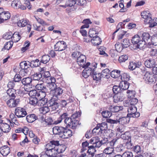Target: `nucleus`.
Masks as SVG:
<instances>
[{"label":"nucleus","mask_w":157,"mask_h":157,"mask_svg":"<svg viewBox=\"0 0 157 157\" xmlns=\"http://www.w3.org/2000/svg\"><path fill=\"white\" fill-rule=\"evenodd\" d=\"M46 152L50 155H56L57 154L64 152L65 149L60 145L59 141L53 140L46 144L45 147Z\"/></svg>","instance_id":"f257e3e1"},{"label":"nucleus","mask_w":157,"mask_h":157,"mask_svg":"<svg viewBox=\"0 0 157 157\" xmlns=\"http://www.w3.org/2000/svg\"><path fill=\"white\" fill-rule=\"evenodd\" d=\"M97 63H93L90 65L89 62H87L85 66L82 67L84 68L82 73V76L85 78H88L90 75H92V73L94 71L95 69L97 68Z\"/></svg>","instance_id":"f03ea898"},{"label":"nucleus","mask_w":157,"mask_h":157,"mask_svg":"<svg viewBox=\"0 0 157 157\" xmlns=\"http://www.w3.org/2000/svg\"><path fill=\"white\" fill-rule=\"evenodd\" d=\"M131 42L134 47V49H143L145 48V42L141 40L138 35H136L132 37Z\"/></svg>","instance_id":"7ed1b4c3"},{"label":"nucleus","mask_w":157,"mask_h":157,"mask_svg":"<svg viewBox=\"0 0 157 157\" xmlns=\"http://www.w3.org/2000/svg\"><path fill=\"white\" fill-rule=\"evenodd\" d=\"M40 126L42 127H46L55 124V121H53L51 117H47L45 115H42L40 117L39 119Z\"/></svg>","instance_id":"20e7f679"},{"label":"nucleus","mask_w":157,"mask_h":157,"mask_svg":"<svg viewBox=\"0 0 157 157\" xmlns=\"http://www.w3.org/2000/svg\"><path fill=\"white\" fill-rule=\"evenodd\" d=\"M141 16L144 18V22L150 24V27H153L155 26L157 23L154 21L151 17V14L148 11H144L141 13Z\"/></svg>","instance_id":"39448f33"},{"label":"nucleus","mask_w":157,"mask_h":157,"mask_svg":"<svg viewBox=\"0 0 157 157\" xmlns=\"http://www.w3.org/2000/svg\"><path fill=\"white\" fill-rule=\"evenodd\" d=\"M143 79L147 83H155L156 81V77L152 72L147 71L144 75Z\"/></svg>","instance_id":"423d86ee"},{"label":"nucleus","mask_w":157,"mask_h":157,"mask_svg":"<svg viewBox=\"0 0 157 157\" xmlns=\"http://www.w3.org/2000/svg\"><path fill=\"white\" fill-rule=\"evenodd\" d=\"M117 139L118 138L117 137L113 139L112 141L108 142V144H109V145L111 147H107L105 148L103 151V153L106 154H115L116 153L114 152V148H113V147L116 144Z\"/></svg>","instance_id":"0eeeda50"},{"label":"nucleus","mask_w":157,"mask_h":157,"mask_svg":"<svg viewBox=\"0 0 157 157\" xmlns=\"http://www.w3.org/2000/svg\"><path fill=\"white\" fill-rule=\"evenodd\" d=\"M65 123L68 127H71L72 129H75L78 124V121L76 120H73L71 117L65 118Z\"/></svg>","instance_id":"6e6552de"},{"label":"nucleus","mask_w":157,"mask_h":157,"mask_svg":"<svg viewBox=\"0 0 157 157\" xmlns=\"http://www.w3.org/2000/svg\"><path fill=\"white\" fill-rule=\"evenodd\" d=\"M107 127L106 123L103 122L101 124H98L97 126L92 130V132L93 133L99 134L102 133V130L106 129Z\"/></svg>","instance_id":"1a4fd4ad"},{"label":"nucleus","mask_w":157,"mask_h":157,"mask_svg":"<svg viewBox=\"0 0 157 157\" xmlns=\"http://www.w3.org/2000/svg\"><path fill=\"white\" fill-rule=\"evenodd\" d=\"M66 48V43L63 41L57 42L54 46L56 51H61L64 50Z\"/></svg>","instance_id":"9d476101"},{"label":"nucleus","mask_w":157,"mask_h":157,"mask_svg":"<svg viewBox=\"0 0 157 157\" xmlns=\"http://www.w3.org/2000/svg\"><path fill=\"white\" fill-rule=\"evenodd\" d=\"M15 115L18 118L25 117L27 114L25 110L21 107H19L15 109Z\"/></svg>","instance_id":"9b49d317"},{"label":"nucleus","mask_w":157,"mask_h":157,"mask_svg":"<svg viewBox=\"0 0 157 157\" xmlns=\"http://www.w3.org/2000/svg\"><path fill=\"white\" fill-rule=\"evenodd\" d=\"M17 25L20 27H24L27 25L28 31L29 32L31 30V25L28 24L26 20L25 19L19 21L17 23Z\"/></svg>","instance_id":"f8f14e48"},{"label":"nucleus","mask_w":157,"mask_h":157,"mask_svg":"<svg viewBox=\"0 0 157 157\" xmlns=\"http://www.w3.org/2000/svg\"><path fill=\"white\" fill-rule=\"evenodd\" d=\"M19 101V99H15V98H11L7 101L6 104L9 107H15L18 104Z\"/></svg>","instance_id":"ddd939ff"},{"label":"nucleus","mask_w":157,"mask_h":157,"mask_svg":"<svg viewBox=\"0 0 157 157\" xmlns=\"http://www.w3.org/2000/svg\"><path fill=\"white\" fill-rule=\"evenodd\" d=\"M86 60V56L83 54H80L77 58V62L81 67H83L85 66Z\"/></svg>","instance_id":"4468645a"},{"label":"nucleus","mask_w":157,"mask_h":157,"mask_svg":"<svg viewBox=\"0 0 157 157\" xmlns=\"http://www.w3.org/2000/svg\"><path fill=\"white\" fill-rule=\"evenodd\" d=\"M60 137L63 139H67L72 136V131L71 130L64 128V130Z\"/></svg>","instance_id":"2eb2a0df"},{"label":"nucleus","mask_w":157,"mask_h":157,"mask_svg":"<svg viewBox=\"0 0 157 157\" xmlns=\"http://www.w3.org/2000/svg\"><path fill=\"white\" fill-rule=\"evenodd\" d=\"M48 105L52 109V110L54 111L58 108L59 104L56 101L52 99L49 100Z\"/></svg>","instance_id":"dca6fc26"},{"label":"nucleus","mask_w":157,"mask_h":157,"mask_svg":"<svg viewBox=\"0 0 157 157\" xmlns=\"http://www.w3.org/2000/svg\"><path fill=\"white\" fill-rule=\"evenodd\" d=\"M137 111V108L134 105V103H132L130 104L129 107L128 108V114H127V117H131L133 114L135 113Z\"/></svg>","instance_id":"f3484780"},{"label":"nucleus","mask_w":157,"mask_h":157,"mask_svg":"<svg viewBox=\"0 0 157 157\" xmlns=\"http://www.w3.org/2000/svg\"><path fill=\"white\" fill-rule=\"evenodd\" d=\"M144 64L146 67L149 68L153 67L156 64L155 60L152 58L147 59L144 62Z\"/></svg>","instance_id":"a211bd4d"},{"label":"nucleus","mask_w":157,"mask_h":157,"mask_svg":"<svg viewBox=\"0 0 157 157\" xmlns=\"http://www.w3.org/2000/svg\"><path fill=\"white\" fill-rule=\"evenodd\" d=\"M10 151V148L7 145H4L0 148V152L3 156H6Z\"/></svg>","instance_id":"6ab92c4d"},{"label":"nucleus","mask_w":157,"mask_h":157,"mask_svg":"<svg viewBox=\"0 0 157 157\" xmlns=\"http://www.w3.org/2000/svg\"><path fill=\"white\" fill-rule=\"evenodd\" d=\"M129 83L126 81H121L118 86L121 91L127 90L129 87Z\"/></svg>","instance_id":"aec40b11"},{"label":"nucleus","mask_w":157,"mask_h":157,"mask_svg":"<svg viewBox=\"0 0 157 157\" xmlns=\"http://www.w3.org/2000/svg\"><path fill=\"white\" fill-rule=\"evenodd\" d=\"M63 130H64V128L63 127L55 126L53 128L52 131L54 134H58L60 137L61 135L62 134Z\"/></svg>","instance_id":"412c9836"},{"label":"nucleus","mask_w":157,"mask_h":157,"mask_svg":"<svg viewBox=\"0 0 157 157\" xmlns=\"http://www.w3.org/2000/svg\"><path fill=\"white\" fill-rule=\"evenodd\" d=\"M0 128L2 131L5 133L9 132L11 129L10 125L6 123H2L0 124Z\"/></svg>","instance_id":"4be33fe9"},{"label":"nucleus","mask_w":157,"mask_h":157,"mask_svg":"<svg viewBox=\"0 0 157 157\" xmlns=\"http://www.w3.org/2000/svg\"><path fill=\"white\" fill-rule=\"evenodd\" d=\"M121 47H119L118 50V52L121 51L123 48H126L129 46L130 44V43L129 40L125 38L123 40L122 42L121 43Z\"/></svg>","instance_id":"5701e85b"},{"label":"nucleus","mask_w":157,"mask_h":157,"mask_svg":"<svg viewBox=\"0 0 157 157\" xmlns=\"http://www.w3.org/2000/svg\"><path fill=\"white\" fill-rule=\"evenodd\" d=\"M63 90L60 87L56 88V89L53 91L52 93L53 96H55L57 98H58V96L61 95L63 93Z\"/></svg>","instance_id":"b1692460"},{"label":"nucleus","mask_w":157,"mask_h":157,"mask_svg":"<svg viewBox=\"0 0 157 157\" xmlns=\"http://www.w3.org/2000/svg\"><path fill=\"white\" fill-rule=\"evenodd\" d=\"M91 42L94 46L99 45L101 44V39L97 35H95V37H94L91 40Z\"/></svg>","instance_id":"393cba45"},{"label":"nucleus","mask_w":157,"mask_h":157,"mask_svg":"<svg viewBox=\"0 0 157 157\" xmlns=\"http://www.w3.org/2000/svg\"><path fill=\"white\" fill-rule=\"evenodd\" d=\"M37 117L34 114L28 115L26 117L27 121L29 123H32L37 119Z\"/></svg>","instance_id":"a878e982"},{"label":"nucleus","mask_w":157,"mask_h":157,"mask_svg":"<svg viewBox=\"0 0 157 157\" xmlns=\"http://www.w3.org/2000/svg\"><path fill=\"white\" fill-rule=\"evenodd\" d=\"M35 87L36 89L40 91L48 92L47 88L43 83L38 84Z\"/></svg>","instance_id":"bb28decb"},{"label":"nucleus","mask_w":157,"mask_h":157,"mask_svg":"<svg viewBox=\"0 0 157 157\" xmlns=\"http://www.w3.org/2000/svg\"><path fill=\"white\" fill-rule=\"evenodd\" d=\"M21 38V36L17 32H15L12 35V40L13 42L15 43L18 42Z\"/></svg>","instance_id":"cd10ccee"},{"label":"nucleus","mask_w":157,"mask_h":157,"mask_svg":"<svg viewBox=\"0 0 157 157\" xmlns=\"http://www.w3.org/2000/svg\"><path fill=\"white\" fill-rule=\"evenodd\" d=\"M68 116V115L67 113H64L57 119L56 121H55V124H56L61 123L63 119L65 120V118H67Z\"/></svg>","instance_id":"c85d7f7f"},{"label":"nucleus","mask_w":157,"mask_h":157,"mask_svg":"<svg viewBox=\"0 0 157 157\" xmlns=\"http://www.w3.org/2000/svg\"><path fill=\"white\" fill-rule=\"evenodd\" d=\"M11 15L10 13L8 11H5L4 13L1 14L0 17L2 18L3 21H6L9 19Z\"/></svg>","instance_id":"c756f323"},{"label":"nucleus","mask_w":157,"mask_h":157,"mask_svg":"<svg viewBox=\"0 0 157 157\" xmlns=\"http://www.w3.org/2000/svg\"><path fill=\"white\" fill-rule=\"evenodd\" d=\"M44 68H42L41 69V72L42 75V77L43 76V81L45 79H46L47 78L51 76L50 72L48 71H44Z\"/></svg>","instance_id":"7c9ffc66"},{"label":"nucleus","mask_w":157,"mask_h":157,"mask_svg":"<svg viewBox=\"0 0 157 157\" xmlns=\"http://www.w3.org/2000/svg\"><path fill=\"white\" fill-rule=\"evenodd\" d=\"M101 75H102L100 73H97L94 71H93V73H92V76L93 79L97 81L101 80Z\"/></svg>","instance_id":"2f4dec72"},{"label":"nucleus","mask_w":157,"mask_h":157,"mask_svg":"<svg viewBox=\"0 0 157 157\" xmlns=\"http://www.w3.org/2000/svg\"><path fill=\"white\" fill-rule=\"evenodd\" d=\"M42 77V75L41 73L38 72H35L33 74H32L31 76L32 78L34 80H39Z\"/></svg>","instance_id":"473e14b6"},{"label":"nucleus","mask_w":157,"mask_h":157,"mask_svg":"<svg viewBox=\"0 0 157 157\" xmlns=\"http://www.w3.org/2000/svg\"><path fill=\"white\" fill-rule=\"evenodd\" d=\"M7 95L12 98H15V94H16V90L13 89L9 88L7 90Z\"/></svg>","instance_id":"72a5a7b5"},{"label":"nucleus","mask_w":157,"mask_h":157,"mask_svg":"<svg viewBox=\"0 0 157 157\" xmlns=\"http://www.w3.org/2000/svg\"><path fill=\"white\" fill-rule=\"evenodd\" d=\"M32 80L31 78L26 77L23 78L21 80L22 83L25 85H30L31 84Z\"/></svg>","instance_id":"f704fd0d"},{"label":"nucleus","mask_w":157,"mask_h":157,"mask_svg":"<svg viewBox=\"0 0 157 157\" xmlns=\"http://www.w3.org/2000/svg\"><path fill=\"white\" fill-rule=\"evenodd\" d=\"M141 37H142L143 41L145 42V47H146V44L147 43L148 40H150V36L148 33H144L142 34Z\"/></svg>","instance_id":"c9c22d12"},{"label":"nucleus","mask_w":157,"mask_h":157,"mask_svg":"<svg viewBox=\"0 0 157 157\" xmlns=\"http://www.w3.org/2000/svg\"><path fill=\"white\" fill-rule=\"evenodd\" d=\"M30 64V66L32 67H36L39 66L40 65V63H39V60L38 59H36L35 60H32L30 62L28 61Z\"/></svg>","instance_id":"e433bc0d"},{"label":"nucleus","mask_w":157,"mask_h":157,"mask_svg":"<svg viewBox=\"0 0 157 157\" xmlns=\"http://www.w3.org/2000/svg\"><path fill=\"white\" fill-rule=\"evenodd\" d=\"M47 92L39 91L37 95V98L38 100L46 99L45 98L46 95V93Z\"/></svg>","instance_id":"4c0bfd02"},{"label":"nucleus","mask_w":157,"mask_h":157,"mask_svg":"<svg viewBox=\"0 0 157 157\" xmlns=\"http://www.w3.org/2000/svg\"><path fill=\"white\" fill-rule=\"evenodd\" d=\"M50 110L49 106H44L40 108L39 111L40 113L45 114L48 112Z\"/></svg>","instance_id":"58836bf2"},{"label":"nucleus","mask_w":157,"mask_h":157,"mask_svg":"<svg viewBox=\"0 0 157 157\" xmlns=\"http://www.w3.org/2000/svg\"><path fill=\"white\" fill-rule=\"evenodd\" d=\"M20 4L21 2L18 0H14L11 3V5L14 8L17 9L19 8Z\"/></svg>","instance_id":"ea45409f"},{"label":"nucleus","mask_w":157,"mask_h":157,"mask_svg":"<svg viewBox=\"0 0 157 157\" xmlns=\"http://www.w3.org/2000/svg\"><path fill=\"white\" fill-rule=\"evenodd\" d=\"M50 56L48 55H43L41 59V62L43 63H47L50 60Z\"/></svg>","instance_id":"a19ab883"},{"label":"nucleus","mask_w":157,"mask_h":157,"mask_svg":"<svg viewBox=\"0 0 157 157\" xmlns=\"http://www.w3.org/2000/svg\"><path fill=\"white\" fill-rule=\"evenodd\" d=\"M128 134V132H125L123 134H122L121 135L119 134V138L118 136V139H120H120H123L124 140H128V139H131V136H128L127 134Z\"/></svg>","instance_id":"79ce46f5"},{"label":"nucleus","mask_w":157,"mask_h":157,"mask_svg":"<svg viewBox=\"0 0 157 157\" xmlns=\"http://www.w3.org/2000/svg\"><path fill=\"white\" fill-rule=\"evenodd\" d=\"M117 45L118 46V44H117V43L115 45V48H116L115 49H112L110 51V55L112 57L114 58L117 57V56L118 51H117L116 48Z\"/></svg>","instance_id":"37998d69"},{"label":"nucleus","mask_w":157,"mask_h":157,"mask_svg":"<svg viewBox=\"0 0 157 157\" xmlns=\"http://www.w3.org/2000/svg\"><path fill=\"white\" fill-rule=\"evenodd\" d=\"M29 92L28 94L29 96L32 97L37 98L38 92L36 90H27Z\"/></svg>","instance_id":"c03bdc74"},{"label":"nucleus","mask_w":157,"mask_h":157,"mask_svg":"<svg viewBox=\"0 0 157 157\" xmlns=\"http://www.w3.org/2000/svg\"><path fill=\"white\" fill-rule=\"evenodd\" d=\"M124 1L123 0H121L118 1V3H119V6L121 8L119 10L120 12H124L127 10V9L124 8Z\"/></svg>","instance_id":"a18cd8bd"},{"label":"nucleus","mask_w":157,"mask_h":157,"mask_svg":"<svg viewBox=\"0 0 157 157\" xmlns=\"http://www.w3.org/2000/svg\"><path fill=\"white\" fill-rule=\"evenodd\" d=\"M133 155L132 152L130 151L125 152L122 155L118 154V157H132Z\"/></svg>","instance_id":"49530a36"},{"label":"nucleus","mask_w":157,"mask_h":157,"mask_svg":"<svg viewBox=\"0 0 157 157\" xmlns=\"http://www.w3.org/2000/svg\"><path fill=\"white\" fill-rule=\"evenodd\" d=\"M13 44V42L12 41H9L6 42L5 44L4 48H3L2 49L3 50L4 48L5 49L8 50L12 48Z\"/></svg>","instance_id":"de8ad7c7"},{"label":"nucleus","mask_w":157,"mask_h":157,"mask_svg":"<svg viewBox=\"0 0 157 157\" xmlns=\"http://www.w3.org/2000/svg\"><path fill=\"white\" fill-rule=\"evenodd\" d=\"M97 33L95 30L94 28L90 29L89 32V36L90 38H93L95 37V35H97Z\"/></svg>","instance_id":"09e8293b"},{"label":"nucleus","mask_w":157,"mask_h":157,"mask_svg":"<svg viewBox=\"0 0 157 157\" xmlns=\"http://www.w3.org/2000/svg\"><path fill=\"white\" fill-rule=\"evenodd\" d=\"M118 117H119L118 123H120L121 122V124L123 125V124L127 122L126 117L124 116V114L122 117L119 116Z\"/></svg>","instance_id":"8fccbe9b"},{"label":"nucleus","mask_w":157,"mask_h":157,"mask_svg":"<svg viewBox=\"0 0 157 157\" xmlns=\"http://www.w3.org/2000/svg\"><path fill=\"white\" fill-rule=\"evenodd\" d=\"M101 114L103 117L105 118L110 117L112 115V113L108 111H102Z\"/></svg>","instance_id":"3c124183"},{"label":"nucleus","mask_w":157,"mask_h":157,"mask_svg":"<svg viewBox=\"0 0 157 157\" xmlns=\"http://www.w3.org/2000/svg\"><path fill=\"white\" fill-rule=\"evenodd\" d=\"M38 100L35 97H32L29 99V103L33 105H35L38 104Z\"/></svg>","instance_id":"603ef678"},{"label":"nucleus","mask_w":157,"mask_h":157,"mask_svg":"<svg viewBox=\"0 0 157 157\" xmlns=\"http://www.w3.org/2000/svg\"><path fill=\"white\" fill-rule=\"evenodd\" d=\"M123 145L124 146H123L125 148L127 149H130L132 148V144L131 143V139H128V140L126 142L125 144H123Z\"/></svg>","instance_id":"864d4df0"},{"label":"nucleus","mask_w":157,"mask_h":157,"mask_svg":"<svg viewBox=\"0 0 157 157\" xmlns=\"http://www.w3.org/2000/svg\"><path fill=\"white\" fill-rule=\"evenodd\" d=\"M44 81L45 82L48 84L52 82H56V80L55 78L51 77L50 76L46 79H45V80H44Z\"/></svg>","instance_id":"5fc2aeb1"},{"label":"nucleus","mask_w":157,"mask_h":157,"mask_svg":"<svg viewBox=\"0 0 157 157\" xmlns=\"http://www.w3.org/2000/svg\"><path fill=\"white\" fill-rule=\"evenodd\" d=\"M56 82H52L48 84V87L49 88L51 91H53L56 88Z\"/></svg>","instance_id":"6e6d98bb"},{"label":"nucleus","mask_w":157,"mask_h":157,"mask_svg":"<svg viewBox=\"0 0 157 157\" xmlns=\"http://www.w3.org/2000/svg\"><path fill=\"white\" fill-rule=\"evenodd\" d=\"M137 67L136 63L134 62H130L128 66V68L131 71L136 69Z\"/></svg>","instance_id":"4d7b16f0"},{"label":"nucleus","mask_w":157,"mask_h":157,"mask_svg":"<svg viewBox=\"0 0 157 157\" xmlns=\"http://www.w3.org/2000/svg\"><path fill=\"white\" fill-rule=\"evenodd\" d=\"M29 72L28 69L21 68V70L19 71V73L21 75L24 76L28 75Z\"/></svg>","instance_id":"13d9d810"},{"label":"nucleus","mask_w":157,"mask_h":157,"mask_svg":"<svg viewBox=\"0 0 157 157\" xmlns=\"http://www.w3.org/2000/svg\"><path fill=\"white\" fill-rule=\"evenodd\" d=\"M29 66L30 64H28L26 61L22 62H21L20 64V66L21 68L28 69Z\"/></svg>","instance_id":"bf43d9fd"},{"label":"nucleus","mask_w":157,"mask_h":157,"mask_svg":"<svg viewBox=\"0 0 157 157\" xmlns=\"http://www.w3.org/2000/svg\"><path fill=\"white\" fill-rule=\"evenodd\" d=\"M128 56L124 55L121 56L118 58V61L121 63L124 62L128 59Z\"/></svg>","instance_id":"052dcab7"},{"label":"nucleus","mask_w":157,"mask_h":157,"mask_svg":"<svg viewBox=\"0 0 157 157\" xmlns=\"http://www.w3.org/2000/svg\"><path fill=\"white\" fill-rule=\"evenodd\" d=\"M47 99L38 100L37 105L39 106H43L47 103Z\"/></svg>","instance_id":"680f3d73"},{"label":"nucleus","mask_w":157,"mask_h":157,"mask_svg":"<svg viewBox=\"0 0 157 157\" xmlns=\"http://www.w3.org/2000/svg\"><path fill=\"white\" fill-rule=\"evenodd\" d=\"M127 93L128 94V98L132 99L135 97V92L134 91L128 90Z\"/></svg>","instance_id":"e2e57ef3"},{"label":"nucleus","mask_w":157,"mask_h":157,"mask_svg":"<svg viewBox=\"0 0 157 157\" xmlns=\"http://www.w3.org/2000/svg\"><path fill=\"white\" fill-rule=\"evenodd\" d=\"M10 117L11 119L10 121L15 124L17 125H18L19 124V123L17 121L16 118L15 117L14 115L13 114L10 115Z\"/></svg>","instance_id":"0e129e2a"},{"label":"nucleus","mask_w":157,"mask_h":157,"mask_svg":"<svg viewBox=\"0 0 157 157\" xmlns=\"http://www.w3.org/2000/svg\"><path fill=\"white\" fill-rule=\"evenodd\" d=\"M151 41L153 45H157V34L154 35L151 38Z\"/></svg>","instance_id":"69168bd1"},{"label":"nucleus","mask_w":157,"mask_h":157,"mask_svg":"<svg viewBox=\"0 0 157 157\" xmlns=\"http://www.w3.org/2000/svg\"><path fill=\"white\" fill-rule=\"evenodd\" d=\"M66 5L69 7H71L76 4V2L74 0H68L66 2Z\"/></svg>","instance_id":"338daca9"},{"label":"nucleus","mask_w":157,"mask_h":157,"mask_svg":"<svg viewBox=\"0 0 157 157\" xmlns=\"http://www.w3.org/2000/svg\"><path fill=\"white\" fill-rule=\"evenodd\" d=\"M40 157H57L56 155H50L47 152H42L40 154Z\"/></svg>","instance_id":"774afa93"}]
</instances>
